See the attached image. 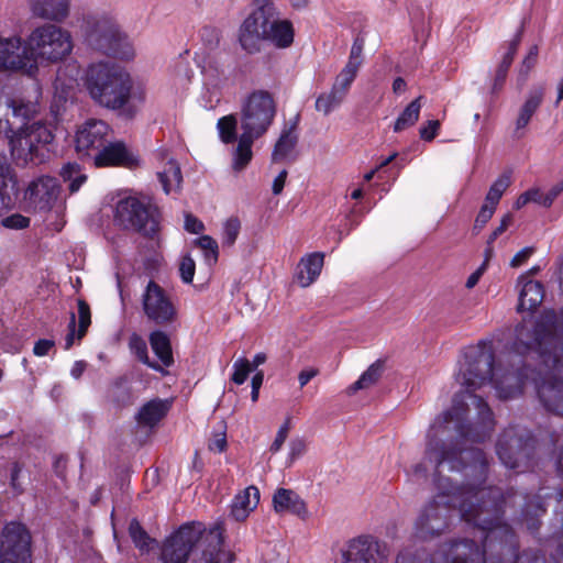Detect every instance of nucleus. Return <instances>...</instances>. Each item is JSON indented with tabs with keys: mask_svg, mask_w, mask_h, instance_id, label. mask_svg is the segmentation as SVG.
I'll use <instances>...</instances> for the list:
<instances>
[{
	"mask_svg": "<svg viewBox=\"0 0 563 563\" xmlns=\"http://www.w3.org/2000/svg\"><path fill=\"white\" fill-rule=\"evenodd\" d=\"M455 379L463 390L455 395L452 408L431 424L424 463L438 473L444 466L449 471L470 470L482 479L487 461L485 454L471 444L488 438L495 423L487 402L475 391L490 387L500 399L516 398L521 395L528 375L519 367L507 369L501 360L495 366L492 342L481 341L465 350Z\"/></svg>",
	"mask_w": 563,
	"mask_h": 563,
	"instance_id": "f257e3e1",
	"label": "nucleus"
},
{
	"mask_svg": "<svg viewBox=\"0 0 563 563\" xmlns=\"http://www.w3.org/2000/svg\"><path fill=\"white\" fill-rule=\"evenodd\" d=\"M530 357L538 365L532 377L538 398L551 413L563 417V320L553 310L523 319L515 329L507 361Z\"/></svg>",
	"mask_w": 563,
	"mask_h": 563,
	"instance_id": "f03ea898",
	"label": "nucleus"
},
{
	"mask_svg": "<svg viewBox=\"0 0 563 563\" xmlns=\"http://www.w3.org/2000/svg\"><path fill=\"white\" fill-rule=\"evenodd\" d=\"M89 97L99 107L133 118L146 101V88L128 70L108 62L90 64L84 77Z\"/></svg>",
	"mask_w": 563,
	"mask_h": 563,
	"instance_id": "7ed1b4c3",
	"label": "nucleus"
},
{
	"mask_svg": "<svg viewBox=\"0 0 563 563\" xmlns=\"http://www.w3.org/2000/svg\"><path fill=\"white\" fill-rule=\"evenodd\" d=\"M254 10L239 29V43L249 54L261 52L264 42L286 48L294 42V29L289 20L280 19L275 0H253Z\"/></svg>",
	"mask_w": 563,
	"mask_h": 563,
	"instance_id": "20e7f679",
	"label": "nucleus"
},
{
	"mask_svg": "<svg viewBox=\"0 0 563 563\" xmlns=\"http://www.w3.org/2000/svg\"><path fill=\"white\" fill-rule=\"evenodd\" d=\"M275 115L276 103L268 91L255 90L241 102L240 126L242 133L232 151L234 172L240 173L250 164L253 157V143L266 134Z\"/></svg>",
	"mask_w": 563,
	"mask_h": 563,
	"instance_id": "39448f33",
	"label": "nucleus"
},
{
	"mask_svg": "<svg viewBox=\"0 0 563 563\" xmlns=\"http://www.w3.org/2000/svg\"><path fill=\"white\" fill-rule=\"evenodd\" d=\"M30 54L40 66H51L67 60L75 48L71 32L59 23L43 22L36 24L26 35Z\"/></svg>",
	"mask_w": 563,
	"mask_h": 563,
	"instance_id": "423d86ee",
	"label": "nucleus"
},
{
	"mask_svg": "<svg viewBox=\"0 0 563 563\" xmlns=\"http://www.w3.org/2000/svg\"><path fill=\"white\" fill-rule=\"evenodd\" d=\"M9 131L11 155L18 164H37L47 157L48 146L55 136L46 122L38 120L25 123L16 131Z\"/></svg>",
	"mask_w": 563,
	"mask_h": 563,
	"instance_id": "0eeeda50",
	"label": "nucleus"
},
{
	"mask_svg": "<svg viewBox=\"0 0 563 563\" xmlns=\"http://www.w3.org/2000/svg\"><path fill=\"white\" fill-rule=\"evenodd\" d=\"M115 221L124 229L153 238L159 230L161 213L151 197H128L117 203Z\"/></svg>",
	"mask_w": 563,
	"mask_h": 563,
	"instance_id": "6e6552de",
	"label": "nucleus"
},
{
	"mask_svg": "<svg viewBox=\"0 0 563 563\" xmlns=\"http://www.w3.org/2000/svg\"><path fill=\"white\" fill-rule=\"evenodd\" d=\"M213 529L206 532L200 523H187L167 538L162 547L161 561L163 563H187L194 548L201 541L208 542V549L217 545L210 537Z\"/></svg>",
	"mask_w": 563,
	"mask_h": 563,
	"instance_id": "1a4fd4ad",
	"label": "nucleus"
},
{
	"mask_svg": "<svg viewBox=\"0 0 563 563\" xmlns=\"http://www.w3.org/2000/svg\"><path fill=\"white\" fill-rule=\"evenodd\" d=\"M119 31L115 20L106 13L88 14L81 25V33L88 46L104 54L118 43Z\"/></svg>",
	"mask_w": 563,
	"mask_h": 563,
	"instance_id": "9d476101",
	"label": "nucleus"
},
{
	"mask_svg": "<svg viewBox=\"0 0 563 563\" xmlns=\"http://www.w3.org/2000/svg\"><path fill=\"white\" fill-rule=\"evenodd\" d=\"M533 450V440L516 428L506 429L499 437L496 452L501 463L508 468L528 466Z\"/></svg>",
	"mask_w": 563,
	"mask_h": 563,
	"instance_id": "9b49d317",
	"label": "nucleus"
},
{
	"mask_svg": "<svg viewBox=\"0 0 563 563\" xmlns=\"http://www.w3.org/2000/svg\"><path fill=\"white\" fill-rule=\"evenodd\" d=\"M0 563H31V534L23 525L10 522L3 528Z\"/></svg>",
	"mask_w": 563,
	"mask_h": 563,
	"instance_id": "f8f14e48",
	"label": "nucleus"
},
{
	"mask_svg": "<svg viewBox=\"0 0 563 563\" xmlns=\"http://www.w3.org/2000/svg\"><path fill=\"white\" fill-rule=\"evenodd\" d=\"M142 307L146 318L158 325L177 320V308L169 295L155 282H148L143 295Z\"/></svg>",
	"mask_w": 563,
	"mask_h": 563,
	"instance_id": "ddd939ff",
	"label": "nucleus"
},
{
	"mask_svg": "<svg viewBox=\"0 0 563 563\" xmlns=\"http://www.w3.org/2000/svg\"><path fill=\"white\" fill-rule=\"evenodd\" d=\"M0 68L20 71L27 76L37 74L26 37L22 41L20 36H11L0 43Z\"/></svg>",
	"mask_w": 563,
	"mask_h": 563,
	"instance_id": "4468645a",
	"label": "nucleus"
},
{
	"mask_svg": "<svg viewBox=\"0 0 563 563\" xmlns=\"http://www.w3.org/2000/svg\"><path fill=\"white\" fill-rule=\"evenodd\" d=\"M111 128L103 120L88 119L76 131L75 148L82 157H91L108 143Z\"/></svg>",
	"mask_w": 563,
	"mask_h": 563,
	"instance_id": "2eb2a0df",
	"label": "nucleus"
},
{
	"mask_svg": "<svg viewBox=\"0 0 563 563\" xmlns=\"http://www.w3.org/2000/svg\"><path fill=\"white\" fill-rule=\"evenodd\" d=\"M404 561L405 556H399L397 563ZM339 563H384L382 544L369 536L355 538L342 551Z\"/></svg>",
	"mask_w": 563,
	"mask_h": 563,
	"instance_id": "dca6fc26",
	"label": "nucleus"
},
{
	"mask_svg": "<svg viewBox=\"0 0 563 563\" xmlns=\"http://www.w3.org/2000/svg\"><path fill=\"white\" fill-rule=\"evenodd\" d=\"M60 194V186L56 178L42 176L26 188L25 200L34 210L48 211L53 208Z\"/></svg>",
	"mask_w": 563,
	"mask_h": 563,
	"instance_id": "f3484780",
	"label": "nucleus"
},
{
	"mask_svg": "<svg viewBox=\"0 0 563 563\" xmlns=\"http://www.w3.org/2000/svg\"><path fill=\"white\" fill-rule=\"evenodd\" d=\"M32 16L51 23H63L70 14V0H27Z\"/></svg>",
	"mask_w": 563,
	"mask_h": 563,
	"instance_id": "a211bd4d",
	"label": "nucleus"
},
{
	"mask_svg": "<svg viewBox=\"0 0 563 563\" xmlns=\"http://www.w3.org/2000/svg\"><path fill=\"white\" fill-rule=\"evenodd\" d=\"M545 96V87L542 85L532 87L518 110L515 121L514 134L517 139L523 136L527 126L529 125L533 114L541 107Z\"/></svg>",
	"mask_w": 563,
	"mask_h": 563,
	"instance_id": "6ab92c4d",
	"label": "nucleus"
},
{
	"mask_svg": "<svg viewBox=\"0 0 563 563\" xmlns=\"http://www.w3.org/2000/svg\"><path fill=\"white\" fill-rule=\"evenodd\" d=\"M93 164L97 167L114 166V165L132 167L136 164V158L126 148L124 143H122V142L110 143L108 141V143L104 144L103 147H101V150H99V152L95 155Z\"/></svg>",
	"mask_w": 563,
	"mask_h": 563,
	"instance_id": "aec40b11",
	"label": "nucleus"
},
{
	"mask_svg": "<svg viewBox=\"0 0 563 563\" xmlns=\"http://www.w3.org/2000/svg\"><path fill=\"white\" fill-rule=\"evenodd\" d=\"M272 501L277 514H291L301 519H307L309 516L306 503L291 489L277 488Z\"/></svg>",
	"mask_w": 563,
	"mask_h": 563,
	"instance_id": "412c9836",
	"label": "nucleus"
},
{
	"mask_svg": "<svg viewBox=\"0 0 563 563\" xmlns=\"http://www.w3.org/2000/svg\"><path fill=\"white\" fill-rule=\"evenodd\" d=\"M517 285L520 287L518 311L537 309L544 298L543 285L537 280L527 279V275H521Z\"/></svg>",
	"mask_w": 563,
	"mask_h": 563,
	"instance_id": "4be33fe9",
	"label": "nucleus"
},
{
	"mask_svg": "<svg viewBox=\"0 0 563 563\" xmlns=\"http://www.w3.org/2000/svg\"><path fill=\"white\" fill-rule=\"evenodd\" d=\"M324 255L314 252L302 257L298 264L296 280L299 286L308 287L317 280L323 267Z\"/></svg>",
	"mask_w": 563,
	"mask_h": 563,
	"instance_id": "5701e85b",
	"label": "nucleus"
},
{
	"mask_svg": "<svg viewBox=\"0 0 563 563\" xmlns=\"http://www.w3.org/2000/svg\"><path fill=\"white\" fill-rule=\"evenodd\" d=\"M260 501V490L255 486H249L239 493L231 505V516L242 521L246 519L250 512L256 508Z\"/></svg>",
	"mask_w": 563,
	"mask_h": 563,
	"instance_id": "b1692460",
	"label": "nucleus"
},
{
	"mask_svg": "<svg viewBox=\"0 0 563 563\" xmlns=\"http://www.w3.org/2000/svg\"><path fill=\"white\" fill-rule=\"evenodd\" d=\"M169 408L168 400L152 399L141 407L136 421L139 426L153 428L167 415Z\"/></svg>",
	"mask_w": 563,
	"mask_h": 563,
	"instance_id": "393cba45",
	"label": "nucleus"
},
{
	"mask_svg": "<svg viewBox=\"0 0 563 563\" xmlns=\"http://www.w3.org/2000/svg\"><path fill=\"white\" fill-rule=\"evenodd\" d=\"M297 120L289 126L283 130L279 139L277 140L274 151L272 153L273 162H282L286 159L294 151L298 135L296 133Z\"/></svg>",
	"mask_w": 563,
	"mask_h": 563,
	"instance_id": "a878e982",
	"label": "nucleus"
},
{
	"mask_svg": "<svg viewBox=\"0 0 563 563\" xmlns=\"http://www.w3.org/2000/svg\"><path fill=\"white\" fill-rule=\"evenodd\" d=\"M7 107L11 109L12 115L21 120H31L40 112L37 101L21 96L8 98Z\"/></svg>",
	"mask_w": 563,
	"mask_h": 563,
	"instance_id": "bb28decb",
	"label": "nucleus"
},
{
	"mask_svg": "<svg viewBox=\"0 0 563 563\" xmlns=\"http://www.w3.org/2000/svg\"><path fill=\"white\" fill-rule=\"evenodd\" d=\"M150 344L164 366L169 367L174 363L170 341L165 332L161 330L153 331L150 334Z\"/></svg>",
	"mask_w": 563,
	"mask_h": 563,
	"instance_id": "cd10ccee",
	"label": "nucleus"
},
{
	"mask_svg": "<svg viewBox=\"0 0 563 563\" xmlns=\"http://www.w3.org/2000/svg\"><path fill=\"white\" fill-rule=\"evenodd\" d=\"M158 179L165 194H170L179 189L183 176L179 165L176 161L169 159L164 168L157 173Z\"/></svg>",
	"mask_w": 563,
	"mask_h": 563,
	"instance_id": "c85d7f7f",
	"label": "nucleus"
},
{
	"mask_svg": "<svg viewBox=\"0 0 563 563\" xmlns=\"http://www.w3.org/2000/svg\"><path fill=\"white\" fill-rule=\"evenodd\" d=\"M384 372V362L378 360L374 362L360 378L347 387V394L352 395L361 389L369 388L375 385Z\"/></svg>",
	"mask_w": 563,
	"mask_h": 563,
	"instance_id": "c756f323",
	"label": "nucleus"
},
{
	"mask_svg": "<svg viewBox=\"0 0 563 563\" xmlns=\"http://www.w3.org/2000/svg\"><path fill=\"white\" fill-rule=\"evenodd\" d=\"M421 100L422 96H419L404 109V111L398 115L394 123V132L399 133L416 124V122L419 120L420 110L422 107Z\"/></svg>",
	"mask_w": 563,
	"mask_h": 563,
	"instance_id": "7c9ffc66",
	"label": "nucleus"
},
{
	"mask_svg": "<svg viewBox=\"0 0 563 563\" xmlns=\"http://www.w3.org/2000/svg\"><path fill=\"white\" fill-rule=\"evenodd\" d=\"M210 537L217 541V545L212 547V549H205L202 551L201 558L195 561V563H223L224 561L230 562L232 560V555L221 549L222 540L219 528H213Z\"/></svg>",
	"mask_w": 563,
	"mask_h": 563,
	"instance_id": "2f4dec72",
	"label": "nucleus"
},
{
	"mask_svg": "<svg viewBox=\"0 0 563 563\" xmlns=\"http://www.w3.org/2000/svg\"><path fill=\"white\" fill-rule=\"evenodd\" d=\"M59 175L65 183L69 184L68 189L70 194H76L87 180V175L77 163L65 164Z\"/></svg>",
	"mask_w": 563,
	"mask_h": 563,
	"instance_id": "473e14b6",
	"label": "nucleus"
},
{
	"mask_svg": "<svg viewBox=\"0 0 563 563\" xmlns=\"http://www.w3.org/2000/svg\"><path fill=\"white\" fill-rule=\"evenodd\" d=\"M238 118L235 114H228L221 117L217 122V131L219 139L224 144H232L239 142L236 135Z\"/></svg>",
	"mask_w": 563,
	"mask_h": 563,
	"instance_id": "72a5a7b5",
	"label": "nucleus"
},
{
	"mask_svg": "<svg viewBox=\"0 0 563 563\" xmlns=\"http://www.w3.org/2000/svg\"><path fill=\"white\" fill-rule=\"evenodd\" d=\"M344 100L345 98L342 95L331 88L330 91L323 92L317 98L314 108L318 112L328 115L338 109Z\"/></svg>",
	"mask_w": 563,
	"mask_h": 563,
	"instance_id": "f704fd0d",
	"label": "nucleus"
},
{
	"mask_svg": "<svg viewBox=\"0 0 563 563\" xmlns=\"http://www.w3.org/2000/svg\"><path fill=\"white\" fill-rule=\"evenodd\" d=\"M511 179L510 175L503 174L499 176L494 184L490 186L486 197H485V206H490L496 210V207L503 197L506 189L510 186Z\"/></svg>",
	"mask_w": 563,
	"mask_h": 563,
	"instance_id": "c9c22d12",
	"label": "nucleus"
},
{
	"mask_svg": "<svg viewBox=\"0 0 563 563\" xmlns=\"http://www.w3.org/2000/svg\"><path fill=\"white\" fill-rule=\"evenodd\" d=\"M130 347L143 364L157 372L164 373L159 364L150 361L146 342L140 335L133 334L131 336Z\"/></svg>",
	"mask_w": 563,
	"mask_h": 563,
	"instance_id": "e433bc0d",
	"label": "nucleus"
},
{
	"mask_svg": "<svg viewBox=\"0 0 563 563\" xmlns=\"http://www.w3.org/2000/svg\"><path fill=\"white\" fill-rule=\"evenodd\" d=\"M358 70L344 66L335 77L332 89L346 98Z\"/></svg>",
	"mask_w": 563,
	"mask_h": 563,
	"instance_id": "4c0bfd02",
	"label": "nucleus"
},
{
	"mask_svg": "<svg viewBox=\"0 0 563 563\" xmlns=\"http://www.w3.org/2000/svg\"><path fill=\"white\" fill-rule=\"evenodd\" d=\"M129 533L136 548L142 551H148L151 544L155 542L147 532L141 527L136 519L131 520L129 526Z\"/></svg>",
	"mask_w": 563,
	"mask_h": 563,
	"instance_id": "58836bf2",
	"label": "nucleus"
},
{
	"mask_svg": "<svg viewBox=\"0 0 563 563\" xmlns=\"http://www.w3.org/2000/svg\"><path fill=\"white\" fill-rule=\"evenodd\" d=\"M195 244L203 251L205 260L208 265H213L218 261L219 250L217 241L210 235H202L195 240Z\"/></svg>",
	"mask_w": 563,
	"mask_h": 563,
	"instance_id": "ea45409f",
	"label": "nucleus"
},
{
	"mask_svg": "<svg viewBox=\"0 0 563 563\" xmlns=\"http://www.w3.org/2000/svg\"><path fill=\"white\" fill-rule=\"evenodd\" d=\"M118 43H115L114 47L111 48V51L106 52L108 55H113L114 57L121 58V59H131L135 55V51L133 47L132 42L130 38L119 31V38Z\"/></svg>",
	"mask_w": 563,
	"mask_h": 563,
	"instance_id": "a19ab883",
	"label": "nucleus"
},
{
	"mask_svg": "<svg viewBox=\"0 0 563 563\" xmlns=\"http://www.w3.org/2000/svg\"><path fill=\"white\" fill-rule=\"evenodd\" d=\"M241 231V222L238 218L231 217L224 223L222 228V245L231 247Z\"/></svg>",
	"mask_w": 563,
	"mask_h": 563,
	"instance_id": "79ce46f5",
	"label": "nucleus"
},
{
	"mask_svg": "<svg viewBox=\"0 0 563 563\" xmlns=\"http://www.w3.org/2000/svg\"><path fill=\"white\" fill-rule=\"evenodd\" d=\"M251 372V362L245 357H240L233 363V374L231 379L236 385H242L245 383Z\"/></svg>",
	"mask_w": 563,
	"mask_h": 563,
	"instance_id": "37998d69",
	"label": "nucleus"
},
{
	"mask_svg": "<svg viewBox=\"0 0 563 563\" xmlns=\"http://www.w3.org/2000/svg\"><path fill=\"white\" fill-rule=\"evenodd\" d=\"M78 319L79 324L77 330V339L80 340L81 338H84L88 327L91 323V313L89 305L82 299L78 300Z\"/></svg>",
	"mask_w": 563,
	"mask_h": 563,
	"instance_id": "c03bdc74",
	"label": "nucleus"
},
{
	"mask_svg": "<svg viewBox=\"0 0 563 563\" xmlns=\"http://www.w3.org/2000/svg\"><path fill=\"white\" fill-rule=\"evenodd\" d=\"M363 49H364V40L362 37H356L352 44L346 67L360 70L363 64Z\"/></svg>",
	"mask_w": 563,
	"mask_h": 563,
	"instance_id": "a18cd8bd",
	"label": "nucleus"
},
{
	"mask_svg": "<svg viewBox=\"0 0 563 563\" xmlns=\"http://www.w3.org/2000/svg\"><path fill=\"white\" fill-rule=\"evenodd\" d=\"M511 222H512V216L510 213L505 214L503 217L499 225L489 235V238L487 240V247L485 250L486 261H489L493 256L494 251H493L492 244L500 234H503L508 229V227L511 224Z\"/></svg>",
	"mask_w": 563,
	"mask_h": 563,
	"instance_id": "49530a36",
	"label": "nucleus"
},
{
	"mask_svg": "<svg viewBox=\"0 0 563 563\" xmlns=\"http://www.w3.org/2000/svg\"><path fill=\"white\" fill-rule=\"evenodd\" d=\"M195 269H196V264H195V261L192 260V257L189 255L184 256L181 258L180 266H179L180 277L184 283L189 284L192 282L194 275H195Z\"/></svg>",
	"mask_w": 563,
	"mask_h": 563,
	"instance_id": "de8ad7c7",
	"label": "nucleus"
},
{
	"mask_svg": "<svg viewBox=\"0 0 563 563\" xmlns=\"http://www.w3.org/2000/svg\"><path fill=\"white\" fill-rule=\"evenodd\" d=\"M538 54H539V47L537 45H532L528 54L522 60L521 67H520V74L523 75L526 78L530 70L536 66L538 60Z\"/></svg>",
	"mask_w": 563,
	"mask_h": 563,
	"instance_id": "09e8293b",
	"label": "nucleus"
},
{
	"mask_svg": "<svg viewBox=\"0 0 563 563\" xmlns=\"http://www.w3.org/2000/svg\"><path fill=\"white\" fill-rule=\"evenodd\" d=\"M2 224L9 229L21 230L30 225V219L20 213H14L4 218Z\"/></svg>",
	"mask_w": 563,
	"mask_h": 563,
	"instance_id": "8fccbe9b",
	"label": "nucleus"
},
{
	"mask_svg": "<svg viewBox=\"0 0 563 563\" xmlns=\"http://www.w3.org/2000/svg\"><path fill=\"white\" fill-rule=\"evenodd\" d=\"M307 444L305 440L300 438L292 439L289 443L288 460L289 464L299 459L306 453Z\"/></svg>",
	"mask_w": 563,
	"mask_h": 563,
	"instance_id": "3c124183",
	"label": "nucleus"
},
{
	"mask_svg": "<svg viewBox=\"0 0 563 563\" xmlns=\"http://www.w3.org/2000/svg\"><path fill=\"white\" fill-rule=\"evenodd\" d=\"M13 172L7 156L0 153V185L4 186L13 181Z\"/></svg>",
	"mask_w": 563,
	"mask_h": 563,
	"instance_id": "603ef678",
	"label": "nucleus"
},
{
	"mask_svg": "<svg viewBox=\"0 0 563 563\" xmlns=\"http://www.w3.org/2000/svg\"><path fill=\"white\" fill-rule=\"evenodd\" d=\"M439 128L440 122L438 120L428 121L419 130L420 137L424 141H432L437 136Z\"/></svg>",
	"mask_w": 563,
	"mask_h": 563,
	"instance_id": "864d4df0",
	"label": "nucleus"
},
{
	"mask_svg": "<svg viewBox=\"0 0 563 563\" xmlns=\"http://www.w3.org/2000/svg\"><path fill=\"white\" fill-rule=\"evenodd\" d=\"M289 428L290 427L288 420L283 426H280V428L277 431L276 438L269 448V451L272 453H276L282 449L285 440L287 439Z\"/></svg>",
	"mask_w": 563,
	"mask_h": 563,
	"instance_id": "5fc2aeb1",
	"label": "nucleus"
},
{
	"mask_svg": "<svg viewBox=\"0 0 563 563\" xmlns=\"http://www.w3.org/2000/svg\"><path fill=\"white\" fill-rule=\"evenodd\" d=\"M495 212V209H493L490 206L483 205L474 223L475 230H482L485 224L490 220Z\"/></svg>",
	"mask_w": 563,
	"mask_h": 563,
	"instance_id": "6e6d98bb",
	"label": "nucleus"
},
{
	"mask_svg": "<svg viewBox=\"0 0 563 563\" xmlns=\"http://www.w3.org/2000/svg\"><path fill=\"white\" fill-rule=\"evenodd\" d=\"M521 41V33H518L508 44L507 52L504 54L501 63H505L506 66H510L514 57L517 53L518 46Z\"/></svg>",
	"mask_w": 563,
	"mask_h": 563,
	"instance_id": "4d7b16f0",
	"label": "nucleus"
},
{
	"mask_svg": "<svg viewBox=\"0 0 563 563\" xmlns=\"http://www.w3.org/2000/svg\"><path fill=\"white\" fill-rule=\"evenodd\" d=\"M205 229L203 223L195 216L187 213L185 216V230L189 233L198 234Z\"/></svg>",
	"mask_w": 563,
	"mask_h": 563,
	"instance_id": "13d9d810",
	"label": "nucleus"
},
{
	"mask_svg": "<svg viewBox=\"0 0 563 563\" xmlns=\"http://www.w3.org/2000/svg\"><path fill=\"white\" fill-rule=\"evenodd\" d=\"M510 66H506L505 63H501L499 64L497 70H496V75H495V80H494V85H493V91L496 92L498 90L501 89L504 82H505V79H506V76H507V73H508V69H509Z\"/></svg>",
	"mask_w": 563,
	"mask_h": 563,
	"instance_id": "bf43d9fd",
	"label": "nucleus"
},
{
	"mask_svg": "<svg viewBox=\"0 0 563 563\" xmlns=\"http://www.w3.org/2000/svg\"><path fill=\"white\" fill-rule=\"evenodd\" d=\"M13 205V199L9 192L8 185H0V214L11 208Z\"/></svg>",
	"mask_w": 563,
	"mask_h": 563,
	"instance_id": "052dcab7",
	"label": "nucleus"
},
{
	"mask_svg": "<svg viewBox=\"0 0 563 563\" xmlns=\"http://www.w3.org/2000/svg\"><path fill=\"white\" fill-rule=\"evenodd\" d=\"M533 252H534L533 247H530V246L520 250L510 261V266L511 267L521 266L523 263H526L528 261V258L533 254Z\"/></svg>",
	"mask_w": 563,
	"mask_h": 563,
	"instance_id": "680f3d73",
	"label": "nucleus"
},
{
	"mask_svg": "<svg viewBox=\"0 0 563 563\" xmlns=\"http://www.w3.org/2000/svg\"><path fill=\"white\" fill-rule=\"evenodd\" d=\"M54 341L52 340H38L33 347V352L36 356H45L53 349Z\"/></svg>",
	"mask_w": 563,
	"mask_h": 563,
	"instance_id": "e2e57ef3",
	"label": "nucleus"
},
{
	"mask_svg": "<svg viewBox=\"0 0 563 563\" xmlns=\"http://www.w3.org/2000/svg\"><path fill=\"white\" fill-rule=\"evenodd\" d=\"M563 192V179L554 185L544 196V207H550L555 198Z\"/></svg>",
	"mask_w": 563,
	"mask_h": 563,
	"instance_id": "0e129e2a",
	"label": "nucleus"
},
{
	"mask_svg": "<svg viewBox=\"0 0 563 563\" xmlns=\"http://www.w3.org/2000/svg\"><path fill=\"white\" fill-rule=\"evenodd\" d=\"M205 77L209 81H213L216 85H219L224 78V70L219 68H212L209 66L205 69Z\"/></svg>",
	"mask_w": 563,
	"mask_h": 563,
	"instance_id": "69168bd1",
	"label": "nucleus"
},
{
	"mask_svg": "<svg viewBox=\"0 0 563 563\" xmlns=\"http://www.w3.org/2000/svg\"><path fill=\"white\" fill-rule=\"evenodd\" d=\"M227 448V439L224 433H219L214 437L213 440L209 443V449L211 451L222 452Z\"/></svg>",
	"mask_w": 563,
	"mask_h": 563,
	"instance_id": "338daca9",
	"label": "nucleus"
},
{
	"mask_svg": "<svg viewBox=\"0 0 563 563\" xmlns=\"http://www.w3.org/2000/svg\"><path fill=\"white\" fill-rule=\"evenodd\" d=\"M21 471H22L21 466L18 463H14L11 468V486L18 493L22 492V485L19 482V476L21 474Z\"/></svg>",
	"mask_w": 563,
	"mask_h": 563,
	"instance_id": "774afa93",
	"label": "nucleus"
}]
</instances>
